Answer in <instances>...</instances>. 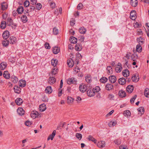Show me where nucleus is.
<instances>
[{"label": "nucleus", "instance_id": "a878e982", "mask_svg": "<svg viewBox=\"0 0 149 149\" xmlns=\"http://www.w3.org/2000/svg\"><path fill=\"white\" fill-rule=\"evenodd\" d=\"M118 95L121 97H125L126 96L125 92V91L122 90L119 91Z\"/></svg>", "mask_w": 149, "mask_h": 149}, {"label": "nucleus", "instance_id": "bb28decb", "mask_svg": "<svg viewBox=\"0 0 149 149\" xmlns=\"http://www.w3.org/2000/svg\"><path fill=\"white\" fill-rule=\"evenodd\" d=\"M70 41L72 43L75 44L77 42V39L74 37L71 36L70 38Z\"/></svg>", "mask_w": 149, "mask_h": 149}, {"label": "nucleus", "instance_id": "603ef678", "mask_svg": "<svg viewBox=\"0 0 149 149\" xmlns=\"http://www.w3.org/2000/svg\"><path fill=\"white\" fill-rule=\"evenodd\" d=\"M42 7V5L40 3H38L36 5V9L39 10Z\"/></svg>", "mask_w": 149, "mask_h": 149}, {"label": "nucleus", "instance_id": "774afa93", "mask_svg": "<svg viewBox=\"0 0 149 149\" xmlns=\"http://www.w3.org/2000/svg\"><path fill=\"white\" fill-rule=\"evenodd\" d=\"M79 40L81 42H83L84 40V38L83 36H80L79 38Z\"/></svg>", "mask_w": 149, "mask_h": 149}, {"label": "nucleus", "instance_id": "7ed1b4c3", "mask_svg": "<svg viewBox=\"0 0 149 149\" xmlns=\"http://www.w3.org/2000/svg\"><path fill=\"white\" fill-rule=\"evenodd\" d=\"M9 32L8 31H5L2 34V36L3 38L5 40L7 39L9 37Z\"/></svg>", "mask_w": 149, "mask_h": 149}, {"label": "nucleus", "instance_id": "5fc2aeb1", "mask_svg": "<svg viewBox=\"0 0 149 149\" xmlns=\"http://www.w3.org/2000/svg\"><path fill=\"white\" fill-rule=\"evenodd\" d=\"M75 49L77 51H80L81 49V47H80L77 44H76L75 47Z\"/></svg>", "mask_w": 149, "mask_h": 149}, {"label": "nucleus", "instance_id": "423d86ee", "mask_svg": "<svg viewBox=\"0 0 149 149\" xmlns=\"http://www.w3.org/2000/svg\"><path fill=\"white\" fill-rule=\"evenodd\" d=\"M35 8L34 6L31 5L29 8H28L26 9V14H28V15H29V14L28 13L33 11L35 9Z\"/></svg>", "mask_w": 149, "mask_h": 149}, {"label": "nucleus", "instance_id": "6e6d98bb", "mask_svg": "<svg viewBox=\"0 0 149 149\" xmlns=\"http://www.w3.org/2000/svg\"><path fill=\"white\" fill-rule=\"evenodd\" d=\"M118 66H119V67H117L116 68V72H119L121 71L122 67L121 66H120L119 65Z\"/></svg>", "mask_w": 149, "mask_h": 149}, {"label": "nucleus", "instance_id": "b1692460", "mask_svg": "<svg viewBox=\"0 0 149 149\" xmlns=\"http://www.w3.org/2000/svg\"><path fill=\"white\" fill-rule=\"evenodd\" d=\"M7 63L5 62H2L0 64V68L2 70H4L6 67Z\"/></svg>", "mask_w": 149, "mask_h": 149}, {"label": "nucleus", "instance_id": "3c124183", "mask_svg": "<svg viewBox=\"0 0 149 149\" xmlns=\"http://www.w3.org/2000/svg\"><path fill=\"white\" fill-rule=\"evenodd\" d=\"M116 121H111L109 123L108 125L110 127H112L116 125Z\"/></svg>", "mask_w": 149, "mask_h": 149}, {"label": "nucleus", "instance_id": "de8ad7c7", "mask_svg": "<svg viewBox=\"0 0 149 149\" xmlns=\"http://www.w3.org/2000/svg\"><path fill=\"white\" fill-rule=\"evenodd\" d=\"M93 90L94 92H95V94L96 93H97L100 90V88L99 86H97L94 88Z\"/></svg>", "mask_w": 149, "mask_h": 149}, {"label": "nucleus", "instance_id": "49530a36", "mask_svg": "<svg viewBox=\"0 0 149 149\" xmlns=\"http://www.w3.org/2000/svg\"><path fill=\"white\" fill-rule=\"evenodd\" d=\"M136 49L137 52H140L142 51V47L140 45H137L136 47Z\"/></svg>", "mask_w": 149, "mask_h": 149}, {"label": "nucleus", "instance_id": "0e129e2a", "mask_svg": "<svg viewBox=\"0 0 149 149\" xmlns=\"http://www.w3.org/2000/svg\"><path fill=\"white\" fill-rule=\"evenodd\" d=\"M25 124L27 126H30L31 124V123L29 121H27L25 122Z\"/></svg>", "mask_w": 149, "mask_h": 149}, {"label": "nucleus", "instance_id": "9d476101", "mask_svg": "<svg viewBox=\"0 0 149 149\" xmlns=\"http://www.w3.org/2000/svg\"><path fill=\"white\" fill-rule=\"evenodd\" d=\"M87 94L88 96L89 97L93 96L95 95V92H94L93 89L91 90L90 89L87 91Z\"/></svg>", "mask_w": 149, "mask_h": 149}, {"label": "nucleus", "instance_id": "dca6fc26", "mask_svg": "<svg viewBox=\"0 0 149 149\" xmlns=\"http://www.w3.org/2000/svg\"><path fill=\"white\" fill-rule=\"evenodd\" d=\"M133 85H129L126 88V90L129 93H131L133 90Z\"/></svg>", "mask_w": 149, "mask_h": 149}, {"label": "nucleus", "instance_id": "f257e3e1", "mask_svg": "<svg viewBox=\"0 0 149 149\" xmlns=\"http://www.w3.org/2000/svg\"><path fill=\"white\" fill-rule=\"evenodd\" d=\"M79 89L81 92L83 93L88 90L86 85L84 84L80 85L79 87Z\"/></svg>", "mask_w": 149, "mask_h": 149}, {"label": "nucleus", "instance_id": "0eeeda50", "mask_svg": "<svg viewBox=\"0 0 149 149\" xmlns=\"http://www.w3.org/2000/svg\"><path fill=\"white\" fill-rule=\"evenodd\" d=\"M105 89L107 90L110 91L113 88V85L111 84L107 83L105 86Z\"/></svg>", "mask_w": 149, "mask_h": 149}, {"label": "nucleus", "instance_id": "72a5a7b5", "mask_svg": "<svg viewBox=\"0 0 149 149\" xmlns=\"http://www.w3.org/2000/svg\"><path fill=\"white\" fill-rule=\"evenodd\" d=\"M132 79L133 81L137 82L139 80V77L138 75H135L132 77Z\"/></svg>", "mask_w": 149, "mask_h": 149}, {"label": "nucleus", "instance_id": "bf43d9fd", "mask_svg": "<svg viewBox=\"0 0 149 149\" xmlns=\"http://www.w3.org/2000/svg\"><path fill=\"white\" fill-rule=\"evenodd\" d=\"M44 46L45 48L47 49H50L51 47L49 45V44L47 42H46L45 43Z\"/></svg>", "mask_w": 149, "mask_h": 149}, {"label": "nucleus", "instance_id": "393cba45", "mask_svg": "<svg viewBox=\"0 0 149 149\" xmlns=\"http://www.w3.org/2000/svg\"><path fill=\"white\" fill-rule=\"evenodd\" d=\"M23 102L22 99L20 98H17L15 101V102L17 105H21Z\"/></svg>", "mask_w": 149, "mask_h": 149}, {"label": "nucleus", "instance_id": "c756f323", "mask_svg": "<svg viewBox=\"0 0 149 149\" xmlns=\"http://www.w3.org/2000/svg\"><path fill=\"white\" fill-rule=\"evenodd\" d=\"M85 79L86 81L88 83H90L92 81L91 76L90 75H87L85 77Z\"/></svg>", "mask_w": 149, "mask_h": 149}, {"label": "nucleus", "instance_id": "5701e85b", "mask_svg": "<svg viewBox=\"0 0 149 149\" xmlns=\"http://www.w3.org/2000/svg\"><path fill=\"white\" fill-rule=\"evenodd\" d=\"M14 89L15 93L19 94L20 93L21 89L17 85H15L14 87Z\"/></svg>", "mask_w": 149, "mask_h": 149}, {"label": "nucleus", "instance_id": "473e14b6", "mask_svg": "<svg viewBox=\"0 0 149 149\" xmlns=\"http://www.w3.org/2000/svg\"><path fill=\"white\" fill-rule=\"evenodd\" d=\"M45 92L47 93H48L49 94L51 93L52 92V89L51 86H47L45 89Z\"/></svg>", "mask_w": 149, "mask_h": 149}, {"label": "nucleus", "instance_id": "f8f14e48", "mask_svg": "<svg viewBox=\"0 0 149 149\" xmlns=\"http://www.w3.org/2000/svg\"><path fill=\"white\" fill-rule=\"evenodd\" d=\"M123 75L125 77H127L129 76L130 72L127 69H125L123 70L122 72Z\"/></svg>", "mask_w": 149, "mask_h": 149}, {"label": "nucleus", "instance_id": "8fccbe9b", "mask_svg": "<svg viewBox=\"0 0 149 149\" xmlns=\"http://www.w3.org/2000/svg\"><path fill=\"white\" fill-rule=\"evenodd\" d=\"M9 43V41L8 40H4L2 42L3 45L5 47L8 46Z\"/></svg>", "mask_w": 149, "mask_h": 149}, {"label": "nucleus", "instance_id": "ea45409f", "mask_svg": "<svg viewBox=\"0 0 149 149\" xmlns=\"http://www.w3.org/2000/svg\"><path fill=\"white\" fill-rule=\"evenodd\" d=\"M52 51L53 53L54 54H56L59 52V49L58 48V47H55L53 48Z\"/></svg>", "mask_w": 149, "mask_h": 149}, {"label": "nucleus", "instance_id": "39448f33", "mask_svg": "<svg viewBox=\"0 0 149 149\" xmlns=\"http://www.w3.org/2000/svg\"><path fill=\"white\" fill-rule=\"evenodd\" d=\"M56 81V79L54 77H50L48 79V83L51 85L54 84Z\"/></svg>", "mask_w": 149, "mask_h": 149}, {"label": "nucleus", "instance_id": "20e7f679", "mask_svg": "<svg viewBox=\"0 0 149 149\" xmlns=\"http://www.w3.org/2000/svg\"><path fill=\"white\" fill-rule=\"evenodd\" d=\"M136 17V12L135 10L132 11L130 13V18L133 20L135 19Z\"/></svg>", "mask_w": 149, "mask_h": 149}, {"label": "nucleus", "instance_id": "aec40b11", "mask_svg": "<svg viewBox=\"0 0 149 149\" xmlns=\"http://www.w3.org/2000/svg\"><path fill=\"white\" fill-rule=\"evenodd\" d=\"M56 131L55 130L53 131L52 134L50 135L47 138V140H49L51 139L52 140H53V139L56 135Z\"/></svg>", "mask_w": 149, "mask_h": 149}, {"label": "nucleus", "instance_id": "864d4df0", "mask_svg": "<svg viewBox=\"0 0 149 149\" xmlns=\"http://www.w3.org/2000/svg\"><path fill=\"white\" fill-rule=\"evenodd\" d=\"M75 136L79 140H81L82 137V134L79 133H77L76 134Z\"/></svg>", "mask_w": 149, "mask_h": 149}, {"label": "nucleus", "instance_id": "c03bdc74", "mask_svg": "<svg viewBox=\"0 0 149 149\" xmlns=\"http://www.w3.org/2000/svg\"><path fill=\"white\" fill-rule=\"evenodd\" d=\"M58 71V69L57 68L54 67L52 68L51 73L52 74L55 75L57 73Z\"/></svg>", "mask_w": 149, "mask_h": 149}, {"label": "nucleus", "instance_id": "c9c22d12", "mask_svg": "<svg viewBox=\"0 0 149 149\" xmlns=\"http://www.w3.org/2000/svg\"><path fill=\"white\" fill-rule=\"evenodd\" d=\"M144 93L146 97H149V89L146 88L144 91Z\"/></svg>", "mask_w": 149, "mask_h": 149}, {"label": "nucleus", "instance_id": "680f3d73", "mask_svg": "<svg viewBox=\"0 0 149 149\" xmlns=\"http://www.w3.org/2000/svg\"><path fill=\"white\" fill-rule=\"evenodd\" d=\"M83 7V5L81 3H79L77 6V8L78 10L82 9Z\"/></svg>", "mask_w": 149, "mask_h": 149}, {"label": "nucleus", "instance_id": "4c0bfd02", "mask_svg": "<svg viewBox=\"0 0 149 149\" xmlns=\"http://www.w3.org/2000/svg\"><path fill=\"white\" fill-rule=\"evenodd\" d=\"M58 62V60L56 59H52L51 61V63L52 65L54 67H56L57 65Z\"/></svg>", "mask_w": 149, "mask_h": 149}, {"label": "nucleus", "instance_id": "c85d7f7f", "mask_svg": "<svg viewBox=\"0 0 149 149\" xmlns=\"http://www.w3.org/2000/svg\"><path fill=\"white\" fill-rule=\"evenodd\" d=\"M17 12L19 14H22L24 11L23 7L22 6H19L17 9Z\"/></svg>", "mask_w": 149, "mask_h": 149}, {"label": "nucleus", "instance_id": "1a4fd4ad", "mask_svg": "<svg viewBox=\"0 0 149 149\" xmlns=\"http://www.w3.org/2000/svg\"><path fill=\"white\" fill-rule=\"evenodd\" d=\"M9 43L10 44H13L16 42V38L14 36L10 37L9 39Z\"/></svg>", "mask_w": 149, "mask_h": 149}, {"label": "nucleus", "instance_id": "338daca9", "mask_svg": "<svg viewBox=\"0 0 149 149\" xmlns=\"http://www.w3.org/2000/svg\"><path fill=\"white\" fill-rule=\"evenodd\" d=\"M114 97V96L113 95L110 94L108 95V98L110 100H112Z\"/></svg>", "mask_w": 149, "mask_h": 149}, {"label": "nucleus", "instance_id": "a19ab883", "mask_svg": "<svg viewBox=\"0 0 149 149\" xmlns=\"http://www.w3.org/2000/svg\"><path fill=\"white\" fill-rule=\"evenodd\" d=\"M86 31V29L84 27H81L79 29V32L81 34H84Z\"/></svg>", "mask_w": 149, "mask_h": 149}, {"label": "nucleus", "instance_id": "58836bf2", "mask_svg": "<svg viewBox=\"0 0 149 149\" xmlns=\"http://www.w3.org/2000/svg\"><path fill=\"white\" fill-rule=\"evenodd\" d=\"M138 110L140 112L139 114L141 115L143 114L144 113V109L143 107H139L138 109Z\"/></svg>", "mask_w": 149, "mask_h": 149}, {"label": "nucleus", "instance_id": "13d9d810", "mask_svg": "<svg viewBox=\"0 0 149 149\" xmlns=\"http://www.w3.org/2000/svg\"><path fill=\"white\" fill-rule=\"evenodd\" d=\"M137 97L136 95H135L130 100V102L131 104H133L134 103V101Z\"/></svg>", "mask_w": 149, "mask_h": 149}, {"label": "nucleus", "instance_id": "7c9ffc66", "mask_svg": "<svg viewBox=\"0 0 149 149\" xmlns=\"http://www.w3.org/2000/svg\"><path fill=\"white\" fill-rule=\"evenodd\" d=\"M1 9L3 10H4L8 8V5L6 2H3L1 3Z\"/></svg>", "mask_w": 149, "mask_h": 149}, {"label": "nucleus", "instance_id": "9b49d317", "mask_svg": "<svg viewBox=\"0 0 149 149\" xmlns=\"http://www.w3.org/2000/svg\"><path fill=\"white\" fill-rule=\"evenodd\" d=\"M109 79L112 83H114L116 80V76L113 75L109 76Z\"/></svg>", "mask_w": 149, "mask_h": 149}, {"label": "nucleus", "instance_id": "e2e57ef3", "mask_svg": "<svg viewBox=\"0 0 149 149\" xmlns=\"http://www.w3.org/2000/svg\"><path fill=\"white\" fill-rule=\"evenodd\" d=\"M50 6L52 8H54L55 7V4L54 2H51L50 3Z\"/></svg>", "mask_w": 149, "mask_h": 149}, {"label": "nucleus", "instance_id": "2f4dec72", "mask_svg": "<svg viewBox=\"0 0 149 149\" xmlns=\"http://www.w3.org/2000/svg\"><path fill=\"white\" fill-rule=\"evenodd\" d=\"M130 4L133 6H136L138 4V1L137 0H130Z\"/></svg>", "mask_w": 149, "mask_h": 149}, {"label": "nucleus", "instance_id": "a18cd8bd", "mask_svg": "<svg viewBox=\"0 0 149 149\" xmlns=\"http://www.w3.org/2000/svg\"><path fill=\"white\" fill-rule=\"evenodd\" d=\"M138 56L137 55L135 54H132L131 56V60L133 61H135L138 58Z\"/></svg>", "mask_w": 149, "mask_h": 149}, {"label": "nucleus", "instance_id": "f704fd0d", "mask_svg": "<svg viewBox=\"0 0 149 149\" xmlns=\"http://www.w3.org/2000/svg\"><path fill=\"white\" fill-rule=\"evenodd\" d=\"M123 115L125 117H129L131 115V113L128 110H125L124 112Z\"/></svg>", "mask_w": 149, "mask_h": 149}, {"label": "nucleus", "instance_id": "4be33fe9", "mask_svg": "<svg viewBox=\"0 0 149 149\" xmlns=\"http://www.w3.org/2000/svg\"><path fill=\"white\" fill-rule=\"evenodd\" d=\"M39 109L40 111H43L46 109V105L44 104H42L40 106Z\"/></svg>", "mask_w": 149, "mask_h": 149}, {"label": "nucleus", "instance_id": "f03ea898", "mask_svg": "<svg viewBox=\"0 0 149 149\" xmlns=\"http://www.w3.org/2000/svg\"><path fill=\"white\" fill-rule=\"evenodd\" d=\"M25 15H22L21 17V19L22 22L23 23H26L27 22L28 20V18L27 17L26 15H28V14H26V13H24Z\"/></svg>", "mask_w": 149, "mask_h": 149}, {"label": "nucleus", "instance_id": "a211bd4d", "mask_svg": "<svg viewBox=\"0 0 149 149\" xmlns=\"http://www.w3.org/2000/svg\"><path fill=\"white\" fill-rule=\"evenodd\" d=\"M97 145L99 148H103L105 146V142L104 141H100L98 143Z\"/></svg>", "mask_w": 149, "mask_h": 149}, {"label": "nucleus", "instance_id": "cd10ccee", "mask_svg": "<svg viewBox=\"0 0 149 149\" xmlns=\"http://www.w3.org/2000/svg\"><path fill=\"white\" fill-rule=\"evenodd\" d=\"M11 81L15 84L17 83L18 81L17 77L15 75H12L11 76Z\"/></svg>", "mask_w": 149, "mask_h": 149}, {"label": "nucleus", "instance_id": "4d7b16f0", "mask_svg": "<svg viewBox=\"0 0 149 149\" xmlns=\"http://www.w3.org/2000/svg\"><path fill=\"white\" fill-rule=\"evenodd\" d=\"M53 33L54 35H57L58 34V30L56 28H54L53 29Z\"/></svg>", "mask_w": 149, "mask_h": 149}, {"label": "nucleus", "instance_id": "69168bd1", "mask_svg": "<svg viewBox=\"0 0 149 149\" xmlns=\"http://www.w3.org/2000/svg\"><path fill=\"white\" fill-rule=\"evenodd\" d=\"M31 4L33 5H35L37 2V0H31Z\"/></svg>", "mask_w": 149, "mask_h": 149}, {"label": "nucleus", "instance_id": "6e6552de", "mask_svg": "<svg viewBox=\"0 0 149 149\" xmlns=\"http://www.w3.org/2000/svg\"><path fill=\"white\" fill-rule=\"evenodd\" d=\"M31 116L32 118H35L38 117L39 114L38 112L36 111H32L31 113Z\"/></svg>", "mask_w": 149, "mask_h": 149}, {"label": "nucleus", "instance_id": "f3484780", "mask_svg": "<svg viewBox=\"0 0 149 149\" xmlns=\"http://www.w3.org/2000/svg\"><path fill=\"white\" fill-rule=\"evenodd\" d=\"M19 86L22 88L25 87L26 85L25 81L22 79H21L19 81Z\"/></svg>", "mask_w": 149, "mask_h": 149}, {"label": "nucleus", "instance_id": "2eb2a0df", "mask_svg": "<svg viewBox=\"0 0 149 149\" xmlns=\"http://www.w3.org/2000/svg\"><path fill=\"white\" fill-rule=\"evenodd\" d=\"M3 76L5 78L7 79H8L10 77V74L7 71H6L4 72Z\"/></svg>", "mask_w": 149, "mask_h": 149}, {"label": "nucleus", "instance_id": "37998d69", "mask_svg": "<svg viewBox=\"0 0 149 149\" xmlns=\"http://www.w3.org/2000/svg\"><path fill=\"white\" fill-rule=\"evenodd\" d=\"M6 27V22L4 21H2L0 25V28L2 29H4Z\"/></svg>", "mask_w": 149, "mask_h": 149}, {"label": "nucleus", "instance_id": "6ab92c4d", "mask_svg": "<svg viewBox=\"0 0 149 149\" xmlns=\"http://www.w3.org/2000/svg\"><path fill=\"white\" fill-rule=\"evenodd\" d=\"M17 112L18 114L20 115H22L24 113V111L22 108H19L17 110Z\"/></svg>", "mask_w": 149, "mask_h": 149}, {"label": "nucleus", "instance_id": "412c9836", "mask_svg": "<svg viewBox=\"0 0 149 149\" xmlns=\"http://www.w3.org/2000/svg\"><path fill=\"white\" fill-rule=\"evenodd\" d=\"M87 139L89 141H91L95 143H96L97 141L91 135H89Z\"/></svg>", "mask_w": 149, "mask_h": 149}, {"label": "nucleus", "instance_id": "ddd939ff", "mask_svg": "<svg viewBox=\"0 0 149 149\" xmlns=\"http://www.w3.org/2000/svg\"><path fill=\"white\" fill-rule=\"evenodd\" d=\"M118 82L121 85H123L125 84L126 80L124 78L122 77L118 80Z\"/></svg>", "mask_w": 149, "mask_h": 149}, {"label": "nucleus", "instance_id": "4468645a", "mask_svg": "<svg viewBox=\"0 0 149 149\" xmlns=\"http://www.w3.org/2000/svg\"><path fill=\"white\" fill-rule=\"evenodd\" d=\"M67 64L69 67L72 68L74 64V61L71 58L68 59L67 61Z\"/></svg>", "mask_w": 149, "mask_h": 149}, {"label": "nucleus", "instance_id": "79ce46f5", "mask_svg": "<svg viewBox=\"0 0 149 149\" xmlns=\"http://www.w3.org/2000/svg\"><path fill=\"white\" fill-rule=\"evenodd\" d=\"M74 79H73L72 78L69 79L67 81V83L68 84H75L76 83V81L74 80Z\"/></svg>", "mask_w": 149, "mask_h": 149}, {"label": "nucleus", "instance_id": "052dcab7", "mask_svg": "<svg viewBox=\"0 0 149 149\" xmlns=\"http://www.w3.org/2000/svg\"><path fill=\"white\" fill-rule=\"evenodd\" d=\"M30 4L29 2L27 0L24 3V6L26 7L29 6Z\"/></svg>", "mask_w": 149, "mask_h": 149}, {"label": "nucleus", "instance_id": "e433bc0d", "mask_svg": "<svg viewBox=\"0 0 149 149\" xmlns=\"http://www.w3.org/2000/svg\"><path fill=\"white\" fill-rule=\"evenodd\" d=\"M74 100V98L72 97L69 96L67 97V101L68 104L72 103H73Z\"/></svg>", "mask_w": 149, "mask_h": 149}, {"label": "nucleus", "instance_id": "09e8293b", "mask_svg": "<svg viewBox=\"0 0 149 149\" xmlns=\"http://www.w3.org/2000/svg\"><path fill=\"white\" fill-rule=\"evenodd\" d=\"M107 78L106 77H102L100 80V81L102 83H105L107 81Z\"/></svg>", "mask_w": 149, "mask_h": 149}]
</instances>
